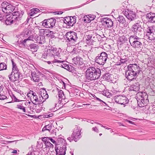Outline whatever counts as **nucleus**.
Returning <instances> with one entry per match:
<instances>
[{
    "label": "nucleus",
    "instance_id": "46",
    "mask_svg": "<svg viewBox=\"0 0 155 155\" xmlns=\"http://www.w3.org/2000/svg\"><path fill=\"white\" fill-rule=\"evenodd\" d=\"M61 65V67L67 70H68L69 68V66L66 64H63Z\"/></svg>",
    "mask_w": 155,
    "mask_h": 155
},
{
    "label": "nucleus",
    "instance_id": "43",
    "mask_svg": "<svg viewBox=\"0 0 155 155\" xmlns=\"http://www.w3.org/2000/svg\"><path fill=\"white\" fill-rule=\"evenodd\" d=\"M13 74L15 75V78L16 80V81L18 80L20 77V73L19 71L18 72H13Z\"/></svg>",
    "mask_w": 155,
    "mask_h": 155
},
{
    "label": "nucleus",
    "instance_id": "20",
    "mask_svg": "<svg viewBox=\"0 0 155 155\" xmlns=\"http://www.w3.org/2000/svg\"><path fill=\"white\" fill-rule=\"evenodd\" d=\"M146 18L150 22L155 23V13H147L146 15Z\"/></svg>",
    "mask_w": 155,
    "mask_h": 155
},
{
    "label": "nucleus",
    "instance_id": "49",
    "mask_svg": "<svg viewBox=\"0 0 155 155\" xmlns=\"http://www.w3.org/2000/svg\"><path fill=\"white\" fill-rule=\"evenodd\" d=\"M49 137H43L42 139V140L43 142H45V144L47 143V142H48L49 141Z\"/></svg>",
    "mask_w": 155,
    "mask_h": 155
},
{
    "label": "nucleus",
    "instance_id": "38",
    "mask_svg": "<svg viewBox=\"0 0 155 155\" xmlns=\"http://www.w3.org/2000/svg\"><path fill=\"white\" fill-rule=\"evenodd\" d=\"M7 68V65L5 63H0V71L6 70Z\"/></svg>",
    "mask_w": 155,
    "mask_h": 155
},
{
    "label": "nucleus",
    "instance_id": "28",
    "mask_svg": "<svg viewBox=\"0 0 155 155\" xmlns=\"http://www.w3.org/2000/svg\"><path fill=\"white\" fill-rule=\"evenodd\" d=\"M117 20L120 23L124 24V26L126 27L127 25L126 23V20L123 16L119 15L117 18Z\"/></svg>",
    "mask_w": 155,
    "mask_h": 155
},
{
    "label": "nucleus",
    "instance_id": "45",
    "mask_svg": "<svg viewBox=\"0 0 155 155\" xmlns=\"http://www.w3.org/2000/svg\"><path fill=\"white\" fill-rule=\"evenodd\" d=\"M96 35H90L89 36L90 37V39L91 40L94 41L95 40L97 39V37H96Z\"/></svg>",
    "mask_w": 155,
    "mask_h": 155
},
{
    "label": "nucleus",
    "instance_id": "27",
    "mask_svg": "<svg viewBox=\"0 0 155 155\" xmlns=\"http://www.w3.org/2000/svg\"><path fill=\"white\" fill-rule=\"evenodd\" d=\"M54 127L52 124H49L47 125H45L43 128L42 130V131H44L46 130H48L49 132H50V131L52 129H54Z\"/></svg>",
    "mask_w": 155,
    "mask_h": 155
},
{
    "label": "nucleus",
    "instance_id": "64",
    "mask_svg": "<svg viewBox=\"0 0 155 155\" xmlns=\"http://www.w3.org/2000/svg\"><path fill=\"white\" fill-rule=\"evenodd\" d=\"M3 19V17L2 16V15L0 14V20L1 21Z\"/></svg>",
    "mask_w": 155,
    "mask_h": 155
},
{
    "label": "nucleus",
    "instance_id": "6",
    "mask_svg": "<svg viewBox=\"0 0 155 155\" xmlns=\"http://www.w3.org/2000/svg\"><path fill=\"white\" fill-rule=\"evenodd\" d=\"M107 58V54L105 52H103L98 55L95 60L97 64L104 65L106 63Z\"/></svg>",
    "mask_w": 155,
    "mask_h": 155
},
{
    "label": "nucleus",
    "instance_id": "41",
    "mask_svg": "<svg viewBox=\"0 0 155 155\" xmlns=\"http://www.w3.org/2000/svg\"><path fill=\"white\" fill-rule=\"evenodd\" d=\"M17 108L22 110L24 113H26L25 108L21 104H20L17 105Z\"/></svg>",
    "mask_w": 155,
    "mask_h": 155
},
{
    "label": "nucleus",
    "instance_id": "54",
    "mask_svg": "<svg viewBox=\"0 0 155 155\" xmlns=\"http://www.w3.org/2000/svg\"><path fill=\"white\" fill-rule=\"evenodd\" d=\"M92 130L93 131L96 132L97 133H98L99 130L96 127H93L92 128Z\"/></svg>",
    "mask_w": 155,
    "mask_h": 155
},
{
    "label": "nucleus",
    "instance_id": "12",
    "mask_svg": "<svg viewBox=\"0 0 155 155\" xmlns=\"http://www.w3.org/2000/svg\"><path fill=\"white\" fill-rule=\"evenodd\" d=\"M115 101L121 104H125L128 103V100L126 97L122 95L116 96L114 98Z\"/></svg>",
    "mask_w": 155,
    "mask_h": 155
},
{
    "label": "nucleus",
    "instance_id": "31",
    "mask_svg": "<svg viewBox=\"0 0 155 155\" xmlns=\"http://www.w3.org/2000/svg\"><path fill=\"white\" fill-rule=\"evenodd\" d=\"M31 31L28 29H25L23 31L21 36L26 38L30 35Z\"/></svg>",
    "mask_w": 155,
    "mask_h": 155
},
{
    "label": "nucleus",
    "instance_id": "22",
    "mask_svg": "<svg viewBox=\"0 0 155 155\" xmlns=\"http://www.w3.org/2000/svg\"><path fill=\"white\" fill-rule=\"evenodd\" d=\"M139 83L137 82L130 86L129 88V90L137 92L139 91Z\"/></svg>",
    "mask_w": 155,
    "mask_h": 155
},
{
    "label": "nucleus",
    "instance_id": "33",
    "mask_svg": "<svg viewBox=\"0 0 155 155\" xmlns=\"http://www.w3.org/2000/svg\"><path fill=\"white\" fill-rule=\"evenodd\" d=\"M12 62V72L19 71V70L16 65V64L13 61V60H11Z\"/></svg>",
    "mask_w": 155,
    "mask_h": 155
},
{
    "label": "nucleus",
    "instance_id": "50",
    "mask_svg": "<svg viewBox=\"0 0 155 155\" xmlns=\"http://www.w3.org/2000/svg\"><path fill=\"white\" fill-rule=\"evenodd\" d=\"M7 98V97L4 95H2L0 94V100H4Z\"/></svg>",
    "mask_w": 155,
    "mask_h": 155
},
{
    "label": "nucleus",
    "instance_id": "11",
    "mask_svg": "<svg viewBox=\"0 0 155 155\" xmlns=\"http://www.w3.org/2000/svg\"><path fill=\"white\" fill-rule=\"evenodd\" d=\"M81 129L80 127L76 126L72 134V137H73L74 140L76 142L81 137L80 134Z\"/></svg>",
    "mask_w": 155,
    "mask_h": 155
},
{
    "label": "nucleus",
    "instance_id": "29",
    "mask_svg": "<svg viewBox=\"0 0 155 155\" xmlns=\"http://www.w3.org/2000/svg\"><path fill=\"white\" fill-rule=\"evenodd\" d=\"M57 91L58 92V97L60 99L64 100L65 98V97L64 94L63 92L61 89H57Z\"/></svg>",
    "mask_w": 155,
    "mask_h": 155
},
{
    "label": "nucleus",
    "instance_id": "40",
    "mask_svg": "<svg viewBox=\"0 0 155 155\" xmlns=\"http://www.w3.org/2000/svg\"><path fill=\"white\" fill-rule=\"evenodd\" d=\"M62 136L61 135H60L58 136V137L57 138V140L59 143H63L64 144H65V140L62 137Z\"/></svg>",
    "mask_w": 155,
    "mask_h": 155
},
{
    "label": "nucleus",
    "instance_id": "60",
    "mask_svg": "<svg viewBox=\"0 0 155 155\" xmlns=\"http://www.w3.org/2000/svg\"><path fill=\"white\" fill-rule=\"evenodd\" d=\"M52 114H48V115H46V116H47L46 117H51L52 116Z\"/></svg>",
    "mask_w": 155,
    "mask_h": 155
},
{
    "label": "nucleus",
    "instance_id": "36",
    "mask_svg": "<svg viewBox=\"0 0 155 155\" xmlns=\"http://www.w3.org/2000/svg\"><path fill=\"white\" fill-rule=\"evenodd\" d=\"M34 38V35H31L28 37L27 38L25 39L23 41H20L21 43L22 44H24L28 40H32L33 41V39Z\"/></svg>",
    "mask_w": 155,
    "mask_h": 155
},
{
    "label": "nucleus",
    "instance_id": "24",
    "mask_svg": "<svg viewBox=\"0 0 155 155\" xmlns=\"http://www.w3.org/2000/svg\"><path fill=\"white\" fill-rule=\"evenodd\" d=\"M73 62L75 64L82 65L83 63V59L81 57L78 56L73 59Z\"/></svg>",
    "mask_w": 155,
    "mask_h": 155
},
{
    "label": "nucleus",
    "instance_id": "57",
    "mask_svg": "<svg viewBox=\"0 0 155 155\" xmlns=\"http://www.w3.org/2000/svg\"><path fill=\"white\" fill-rule=\"evenodd\" d=\"M18 140H14V141H7V142L8 143H12L14 142H15V143H16L17 141H18Z\"/></svg>",
    "mask_w": 155,
    "mask_h": 155
},
{
    "label": "nucleus",
    "instance_id": "42",
    "mask_svg": "<svg viewBox=\"0 0 155 155\" xmlns=\"http://www.w3.org/2000/svg\"><path fill=\"white\" fill-rule=\"evenodd\" d=\"M15 75L13 74V72H12L11 74L9 75L8 76L9 79L12 81H16V80L15 78Z\"/></svg>",
    "mask_w": 155,
    "mask_h": 155
},
{
    "label": "nucleus",
    "instance_id": "21",
    "mask_svg": "<svg viewBox=\"0 0 155 155\" xmlns=\"http://www.w3.org/2000/svg\"><path fill=\"white\" fill-rule=\"evenodd\" d=\"M31 78L35 82H40L41 79L39 78V75L38 73H36L35 71L32 72L31 73Z\"/></svg>",
    "mask_w": 155,
    "mask_h": 155
},
{
    "label": "nucleus",
    "instance_id": "13",
    "mask_svg": "<svg viewBox=\"0 0 155 155\" xmlns=\"http://www.w3.org/2000/svg\"><path fill=\"white\" fill-rule=\"evenodd\" d=\"M102 21L103 25L107 29L111 28L113 26V21L109 18L107 17L103 18Z\"/></svg>",
    "mask_w": 155,
    "mask_h": 155
},
{
    "label": "nucleus",
    "instance_id": "25",
    "mask_svg": "<svg viewBox=\"0 0 155 155\" xmlns=\"http://www.w3.org/2000/svg\"><path fill=\"white\" fill-rule=\"evenodd\" d=\"M43 103L39 102L38 103L34 104V109L36 112L38 113L40 112L42 108Z\"/></svg>",
    "mask_w": 155,
    "mask_h": 155
},
{
    "label": "nucleus",
    "instance_id": "17",
    "mask_svg": "<svg viewBox=\"0 0 155 155\" xmlns=\"http://www.w3.org/2000/svg\"><path fill=\"white\" fill-rule=\"evenodd\" d=\"M75 17V16L66 17L64 20V22L69 26H72L76 22Z\"/></svg>",
    "mask_w": 155,
    "mask_h": 155
},
{
    "label": "nucleus",
    "instance_id": "48",
    "mask_svg": "<svg viewBox=\"0 0 155 155\" xmlns=\"http://www.w3.org/2000/svg\"><path fill=\"white\" fill-rule=\"evenodd\" d=\"M48 153L50 155H54L55 154V153L53 151V150H52L51 149H48Z\"/></svg>",
    "mask_w": 155,
    "mask_h": 155
},
{
    "label": "nucleus",
    "instance_id": "4",
    "mask_svg": "<svg viewBox=\"0 0 155 155\" xmlns=\"http://www.w3.org/2000/svg\"><path fill=\"white\" fill-rule=\"evenodd\" d=\"M129 41L131 46L137 51H140L143 48L141 42V38L137 36L131 35L129 38Z\"/></svg>",
    "mask_w": 155,
    "mask_h": 155
},
{
    "label": "nucleus",
    "instance_id": "52",
    "mask_svg": "<svg viewBox=\"0 0 155 155\" xmlns=\"http://www.w3.org/2000/svg\"><path fill=\"white\" fill-rule=\"evenodd\" d=\"M50 140L51 141L53 144H56V142L53 138L51 137H49V140Z\"/></svg>",
    "mask_w": 155,
    "mask_h": 155
},
{
    "label": "nucleus",
    "instance_id": "37",
    "mask_svg": "<svg viewBox=\"0 0 155 155\" xmlns=\"http://www.w3.org/2000/svg\"><path fill=\"white\" fill-rule=\"evenodd\" d=\"M45 41V37L43 35L39 37V40L38 41V43L41 44H44Z\"/></svg>",
    "mask_w": 155,
    "mask_h": 155
},
{
    "label": "nucleus",
    "instance_id": "35",
    "mask_svg": "<svg viewBox=\"0 0 155 155\" xmlns=\"http://www.w3.org/2000/svg\"><path fill=\"white\" fill-rule=\"evenodd\" d=\"M38 47L36 45L32 44L30 46L29 50L32 52H35L37 51Z\"/></svg>",
    "mask_w": 155,
    "mask_h": 155
},
{
    "label": "nucleus",
    "instance_id": "39",
    "mask_svg": "<svg viewBox=\"0 0 155 155\" xmlns=\"http://www.w3.org/2000/svg\"><path fill=\"white\" fill-rule=\"evenodd\" d=\"M46 145V146H47V148H48L49 149H51V150H53V148L54 147V145L51 143L49 142H47L45 143Z\"/></svg>",
    "mask_w": 155,
    "mask_h": 155
},
{
    "label": "nucleus",
    "instance_id": "7",
    "mask_svg": "<svg viewBox=\"0 0 155 155\" xmlns=\"http://www.w3.org/2000/svg\"><path fill=\"white\" fill-rule=\"evenodd\" d=\"M142 23H137L132 26V31L134 32L135 36H140L143 35V28L141 26Z\"/></svg>",
    "mask_w": 155,
    "mask_h": 155
},
{
    "label": "nucleus",
    "instance_id": "8",
    "mask_svg": "<svg viewBox=\"0 0 155 155\" xmlns=\"http://www.w3.org/2000/svg\"><path fill=\"white\" fill-rule=\"evenodd\" d=\"M123 14L129 20L131 21L135 20L136 17V13L133 11L128 9H124L122 11Z\"/></svg>",
    "mask_w": 155,
    "mask_h": 155
},
{
    "label": "nucleus",
    "instance_id": "55",
    "mask_svg": "<svg viewBox=\"0 0 155 155\" xmlns=\"http://www.w3.org/2000/svg\"><path fill=\"white\" fill-rule=\"evenodd\" d=\"M96 99H97V100L98 101L100 102H102V103H104L105 105H107V104L105 103L103 101H102V100H101V99H99V98L96 97Z\"/></svg>",
    "mask_w": 155,
    "mask_h": 155
},
{
    "label": "nucleus",
    "instance_id": "47",
    "mask_svg": "<svg viewBox=\"0 0 155 155\" xmlns=\"http://www.w3.org/2000/svg\"><path fill=\"white\" fill-rule=\"evenodd\" d=\"M39 37L37 35H35L34 36L33 41H36L38 43V41L39 40Z\"/></svg>",
    "mask_w": 155,
    "mask_h": 155
},
{
    "label": "nucleus",
    "instance_id": "32",
    "mask_svg": "<svg viewBox=\"0 0 155 155\" xmlns=\"http://www.w3.org/2000/svg\"><path fill=\"white\" fill-rule=\"evenodd\" d=\"M146 35L151 41L155 40V31L153 33L149 34L148 33H147Z\"/></svg>",
    "mask_w": 155,
    "mask_h": 155
},
{
    "label": "nucleus",
    "instance_id": "15",
    "mask_svg": "<svg viewBox=\"0 0 155 155\" xmlns=\"http://www.w3.org/2000/svg\"><path fill=\"white\" fill-rule=\"evenodd\" d=\"M24 12L22 11H15L11 14L12 18L16 22L17 21H19L21 19L22 17Z\"/></svg>",
    "mask_w": 155,
    "mask_h": 155
},
{
    "label": "nucleus",
    "instance_id": "3",
    "mask_svg": "<svg viewBox=\"0 0 155 155\" xmlns=\"http://www.w3.org/2000/svg\"><path fill=\"white\" fill-rule=\"evenodd\" d=\"M101 70L94 67H89L86 71L85 77L88 81L99 78L101 75Z\"/></svg>",
    "mask_w": 155,
    "mask_h": 155
},
{
    "label": "nucleus",
    "instance_id": "18",
    "mask_svg": "<svg viewBox=\"0 0 155 155\" xmlns=\"http://www.w3.org/2000/svg\"><path fill=\"white\" fill-rule=\"evenodd\" d=\"M39 32L41 34H43V35L47 36L48 37H50L51 38L54 37L53 32L48 29H40L39 30Z\"/></svg>",
    "mask_w": 155,
    "mask_h": 155
},
{
    "label": "nucleus",
    "instance_id": "44",
    "mask_svg": "<svg viewBox=\"0 0 155 155\" xmlns=\"http://www.w3.org/2000/svg\"><path fill=\"white\" fill-rule=\"evenodd\" d=\"M46 62L48 64H50L53 63H61L63 62V61L57 60L56 59H54L53 61H47Z\"/></svg>",
    "mask_w": 155,
    "mask_h": 155
},
{
    "label": "nucleus",
    "instance_id": "2",
    "mask_svg": "<svg viewBox=\"0 0 155 155\" xmlns=\"http://www.w3.org/2000/svg\"><path fill=\"white\" fill-rule=\"evenodd\" d=\"M59 54V53L57 48H51L47 49L44 53H40L38 54L37 56L38 58L43 60H49L55 58L56 56H58Z\"/></svg>",
    "mask_w": 155,
    "mask_h": 155
},
{
    "label": "nucleus",
    "instance_id": "30",
    "mask_svg": "<svg viewBox=\"0 0 155 155\" xmlns=\"http://www.w3.org/2000/svg\"><path fill=\"white\" fill-rule=\"evenodd\" d=\"M31 101L33 104H36V103H38L39 101V98H38L37 95L35 96H32L31 97Z\"/></svg>",
    "mask_w": 155,
    "mask_h": 155
},
{
    "label": "nucleus",
    "instance_id": "10",
    "mask_svg": "<svg viewBox=\"0 0 155 155\" xmlns=\"http://www.w3.org/2000/svg\"><path fill=\"white\" fill-rule=\"evenodd\" d=\"M55 150L56 155H64L66 153V147L65 144L61 143L59 146L56 147Z\"/></svg>",
    "mask_w": 155,
    "mask_h": 155
},
{
    "label": "nucleus",
    "instance_id": "14",
    "mask_svg": "<svg viewBox=\"0 0 155 155\" xmlns=\"http://www.w3.org/2000/svg\"><path fill=\"white\" fill-rule=\"evenodd\" d=\"M66 36L67 40L69 41H76L78 38L77 33L73 31L67 32Z\"/></svg>",
    "mask_w": 155,
    "mask_h": 155
},
{
    "label": "nucleus",
    "instance_id": "53",
    "mask_svg": "<svg viewBox=\"0 0 155 155\" xmlns=\"http://www.w3.org/2000/svg\"><path fill=\"white\" fill-rule=\"evenodd\" d=\"M12 99H13V100H14V101L15 102H19V100H18L16 98V97H15V96L13 94L12 97Z\"/></svg>",
    "mask_w": 155,
    "mask_h": 155
},
{
    "label": "nucleus",
    "instance_id": "51",
    "mask_svg": "<svg viewBox=\"0 0 155 155\" xmlns=\"http://www.w3.org/2000/svg\"><path fill=\"white\" fill-rule=\"evenodd\" d=\"M39 11L40 10L36 8H33L31 9V13L33 14V13H35V12H39Z\"/></svg>",
    "mask_w": 155,
    "mask_h": 155
},
{
    "label": "nucleus",
    "instance_id": "61",
    "mask_svg": "<svg viewBox=\"0 0 155 155\" xmlns=\"http://www.w3.org/2000/svg\"><path fill=\"white\" fill-rule=\"evenodd\" d=\"M12 153H17V150H13L12 152Z\"/></svg>",
    "mask_w": 155,
    "mask_h": 155
},
{
    "label": "nucleus",
    "instance_id": "5",
    "mask_svg": "<svg viewBox=\"0 0 155 155\" xmlns=\"http://www.w3.org/2000/svg\"><path fill=\"white\" fill-rule=\"evenodd\" d=\"M148 98V95L145 92H139L136 94V98L140 107H143L147 105L149 102Z\"/></svg>",
    "mask_w": 155,
    "mask_h": 155
},
{
    "label": "nucleus",
    "instance_id": "56",
    "mask_svg": "<svg viewBox=\"0 0 155 155\" xmlns=\"http://www.w3.org/2000/svg\"><path fill=\"white\" fill-rule=\"evenodd\" d=\"M127 61V59H122L121 58L120 60V62L121 63H125Z\"/></svg>",
    "mask_w": 155,
    "mask_h": 155
},
{
    "label": "nucleus",
    "instance_id": "26",
    "mask_svg": "<svg viewBox=\"0 0 155 155\" xmlns=\"http://www.w3.org/2000/svg\"><path fill=\"white\" fill-rule=\"evenodd\" d=\"M12 16L10 14L9 15H8L6 16V19L5 21V24L7 25H10L13 23L15 22V20L12 18Z\"/></svg>",
    "mask_w": 155,
    "mask_h": 155
},
{
    "label": "nucleus",
    "instance_id": "23",
    "mask_svg": "<svg viewBox=\"0 0 155 155\" xmlns=\"http://www.w3.org/2000/svg\"><path fill=\"white\" fill-rule=\"evenodd\" d=\"M96 16L90 14L84 16L83 19L85 22L89 23L95 18Z\"/></svg>",
    "mask_w": 155,
    "mask_h": 155
},
{
    "label": "nucleus",
    "instance_id": "19",
    "mask_svg": "<svg viewBox=\"0 0 155 155\" xmlns=\"http://www.w3.org/2000/svg\"><path fill=\"white\" fill-rule=\"evenodd\" d=\"M14 8V6L12 5H9L6 6H4L2 9V11L5 13H9L12 12Z\"/></svg>",
    "mask_w": 155,
    "mask_h": 155
},
{
    "label": "nucleus",
    "instance_id": "34",
    "mask_svg": "<svg viewBox=\"0 0 155 155\" xmlns=\"http://www.w3.org/2000/svg\"><path fill=\"white\" fill-rule=\"evenodd\" d=\"M147 33H153L155 31V25L149 27L147 29Z\"/></svg>",
    "mask_w": 155,
    "mask_h": 155
},
{
    "label": "nucleus",
    "instance_id": "63",
    "mask_svg": "<svg viewBox=\"0 0 155 155\" xmlns=\"http://www.w3.org/2000/svg\"><path fill=\"white\" fill-rule=\"evenodd\" d=\"M108 94V92H106L105 93H104V92H103V94L104 95H105V96H107L108 95L107 94Z\"/></svg>",
    "mask_w": 155,
    "mask_h": 155
},
{
    "label": "nucleus",
    "instance_id": "59",
    "mask_svg": "<svg viewBox=\"0 0 155 155\" xmlns=\"http://www.w3.org/2000/svg\"><path fill=\"white\" fill-rule=\"evenodd\" d=\"M31 96H35V95H37L33 91H31Z\"/></svg>",
    "mask_w": 155,
    "mask_h": 155
},
{
    "label": "nucleus",
    "instance_id": "16",
    "mask_svg": "<svg viewBox=\"0 0 155 155\" xmlns=\"http://www.w3.org/2000/svg\"><path fill=\"white\" fill-rule=\"evenodd\" d=\"M39 94V101L41 103H43L48 97L46 91L43 89H40Z\"/></svg>",
    "mask_w": 155,
    "mask_h": 155
},
{
    "label": "nucleus",
    "instance_id": "1",
    "mask_svg": "<svg viewBox=\"0 0 155 155\" xmlns=\"http://www.w3.org/2000/svg\"><path fill=\"white\" fill-rule=\"evenodd\" d=\"M139 67L136 64H130L127 67L125 72L126 77L130 81L135 79L140 72Z\"/></svg>",
    "mask_w": 155,
    "mask_h": 155
},
{
    "label": "nucleus",
    "instance_id": "58",
    "mask_svg": "<svg viewBox=\"0 0 155 155\" xmlns=\"http://www.w3.org/2000/svg\"><path fill=\"white\" fill-rule=\"evenodd\" d=\"M68 140H69L70 142L72 141L73 140H74L73 139V137L71 136V137H69L68 138Z\"/></svg>",
    "mask_w": 155,
    "mask_h": 155
},
{
    "label": "nucleus",
    "instance_id": "62",
    "mask_svg": "<svg viewBox=\"0 0 155 155\" xmlns=\"http://www.w3.org/2000/svg\"><path fill=\"white\" fill-rule=\"evenodd\" d=\"M88 122L92 124H93L94 123H95V122H94L93 120H90L89 121H88Z\"/></svg>",
    "mask_w": 155,
    "mask_h": 155
},
{
    "label": "nucleus",
    "instance_id": "9",
    "mask_svg": "<svg viewBox=\"0 0 155 155\" xmlns=\"http://www.w3.org/2000/svg\"><path fill=\"white\" fill-rule=\"evenodd\" d=\"M56 21V19L53 18L45 19L43 21L42 25L47 28H52L54 26Z\"/></svg>",
    "mask_w": 155,
    "mask_h": 155
}]
</instances>
